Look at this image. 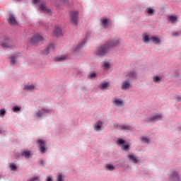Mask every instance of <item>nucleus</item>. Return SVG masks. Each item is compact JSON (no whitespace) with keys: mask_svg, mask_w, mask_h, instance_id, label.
<instances>
[{"mask_svg":"<svg viewBox=\"0 0 181 181\" xmlns=\"http://www.w3.org/2000/svg\"><path fill=\"white\" fill-rule=\"evenodd\" d=\"M118 144L119 145H122V148H123L124 151H128V149H129V145L126 144L125 146H124V144H125V141L124 140L119 139L118 141Z\"/></svg>","mask_w":181,"mask_h":181,"instance_id":"1a4fd4ad","label":"nucleus"},{"mask_svg":"<svg viewBox=\"0 0 181 181\" xmlns=\"http://www.w3.org/2000/svg\"><path fill=\"white\" fill-rule=\"evenodd\" d=\"M33 4H36L39 6V9L41 12L45 13H50L52 11L49 8H47L46 6V3L45 1H40V0H33Z\"/></svg>","mask_w":181,"mask_h":181,"instance_id":"f03ea898","label":"nucleus"},{"mask_svg":"<svg viewBox=\"0 0 181 181\" xmlns=\"http://www.w3.org/2000/svg\"><path fill=\"white\" fill-rule=\"evenodd\" d=\"M11 64H16V57L12 56L10 57Z\"/></svg>","mask_w":181,"mask_h":181,"instance_id":"aec40b11","label":"nucleus"},{"mask_svg":"<svg viewBox=\"0 0 181 181\" xmlns=\"http://www.w3.org/2000/svg\"><path fill=\"white\" fill-rule=\"evenodd\" d=\"M40 163L41 165H44L45 161H43L42 160H40Z\"/></svg>","mask_w":181,"mask_h":181,"instance_id":"37998d69","label":"nucleus"},{"mask_svg":"<svg viewBox=\"0 0 181 181\" xmlns=\"http://www.w3.org/2000/svg\"><path fill=\"white\" fill-rule=\"evenodd\" d=\"M104 67H106V69H108V67H110V64H105Z\"/></svg>","mask_w":181,"mask_h":181,"instance_id":"a19ab883","label":"nucleus"},{"mask_svg":"<svg viewBox=\"0 0 181 181\" xmlns=\"http://www.w3.org/2000/svg\"><path fill=\"white\" fill-rule=\"evenodd\" d=\"M40 42H43V37L40 36V35L36 33L30 40V43L32 45H37V43H39Z\"/></svg>","mask_w":181,"mask_h":181,"instance_id":"20e7f679","label":"nucleus"},{"mask_svg":"<svg viewBox=\"0 0 181 181\" xmlns=\"http://www.w3.org/2000/svg\"><path fill=\"white\" fill-rule=\"evenodd\" d=\"M61 2H64V4H67L68 1L67 0H61Z\"/></svg>","mask_w":181,"mask_h":181,"instance_id":"79ce46f5","label":"nucleus"},{"mask_svg":"<svg viewBox=\"0 0 181 181\" xmlns=\"http://www.w3.org/2000/svg\"><path fill=\"white\" fill-rule=\"evenodd\" d=\"M42 111L43 112H50V110L47 109H43Z\"/></svg>","mask_w":181,"mask_h":181,"instance_id":"ea45409f","label":"nucleus"},{"mask_svg":"<svg viewBox=\"0 0 181 181\" xmlns=\"http://www.w3.org/2000/svg\"><path fill=\"white\" fill-rule=\"evenodd\" d=\"M54 35L55 36H62V29L59 27H55L54 30Z\"/></svg>","mask_w":181,"mask_h":181,"instance_id":"ddd939ff","label":"nucleus"},{"mask_svg":"<svg viewBox=\"0 0 181 181\" xmlns=\"http://www.w3.org/2000/svg\"><path fill=\"white\" fill-rule=\"evenodd\" d=\"M106 168L108 170H114V169H115V168L114 167V165H110V164H107L106 165Z\"/></svg>","mask_w":181,"mask_h":181,"instance_id":"c85d7f7f","label":"nucleus"},{"mask_svg":"<svg viewBox=\"0 0 181 181\" xmlns=\"http://www.w3.org/2000/svg\"><path fill=\"white\" fill-rule=\"evenodd\" d=\"M13 112H19V111H21V107H18V106H14L12 108Z\"/></svg>","mask_w":181,"mask_h":181,"instance_id":"cd10ccee","label":"nucleus"},{"mask_svg":"<svg viewBox=\"0 0 181 181\" xmlns=\"http://www.w3.org/2000/svg\"><path fill=\"white\" fill-rule=\"evenodd\" d=\"M143 40L144 43H149V40H151V38H149V35H145L143 38Z\"/></svg>","mask_w":181,"mask_h":181,"instance_id":"393cba45","label":"nucleus"},{"mask_svg":"<svg viewBox=\"0 0 181 181\" xmlns=\"http://www.w3.org/2000/svg\"><path fill=\"white\" fill-rule=\"evenodd\" d=\"M6 114V110H5L4 108H3L0 110V115H1V117H2V118H4V117H5Z\"/></svg>","mask_w":181,"mask_h":181,"instance_id":"a878e982","label":"nucleus"},{"mask_svg":"<svg viewBox=\"0 0 181 181\" xmlns=\"http://www.w3.org/2000/svg\"><path fill=\"white\" fill-rule=\"evenodd\" d=\"M136 77V74L134 71H131L126 75L127 78H135Z\"/></svg>","mask_w":181,"mask_h":181,"instance_id":"dca6fc26","label":"nucleus"},{"mask_svg":"<svg viewBox=\"0 0 181 181\" xmlns=\"http://www.w3.org/2000/svg\"><path fill=\"white\" fill-rule=\"evenodd\" d=\"M54 60L56 62H62V60H66V57H59L54 58Z\"/></svg>","mask_w":181,"mask_h":181,"instance_id":"bb28decb","label":"nucleus"},{"mask_svg":"<svg viewBox=\"0 0 181 181\" xmlns=\"http://www.w3.org/2000/svg\"><path fill=\"white\" fill-rule=\"evenodd\" d=\"M128 159H129V160H131L133 163H138V162H139V160H138V159H136V157H135V155L134 154H129L127 156Z\"/></svg>","mask_w":181,"mask_h":181,"instance_id":"9d476101","label":"nucleus"},{"mask_svg":"<svg viewBox=\"0 0 181 181\" xmlns=\"http://www.w3.org/2000/svg\"><path fill=\"white\" fill-rule=\"evenodd\" d=\"M150 40H152L155 45H159V43H160V40L158 37H150Z\"/></svg>","mask_w":181,"mask_h":181,"instance_id":"f3484780","label":"nucleus"},{"mask_svg":"<svg viewBox=\"0 0 181 181\" xmlns=\"http://www.w3.org/2000/svg\"><path fill=\"white\" fill-rule=\"evenodd\" d=\"M173 179H175V180H179V176H177V173H174L173 175Z\"/></svg>","mask_w":181,"mask_h":181,"instance_id":"2f4dec72","label":"nucleus"},{"mask_svg":"<svg viewBox=\"0 0 181 181\" xmlns=\"http://www.w3.org/2000/svg\"><path fill=\"white\" fill-rule=\"evenodd\" d=\"M117 128L119 129H122V131H129V130H131V126L125 125V124L119 125V127H117Z\"/></svg>","mask_w":181,"mask_h":181,"instance_id":"f8f14e48","label":"nucleus"},{"mask_svg":"<svg viewBox=\"0 0 181 181\" xmlns=\"http://www.w3.org/2000/svg\"><path fill=\"white\" fill-rule=\"evenodd\" d=\"M153 80L154 83H159V81H160V78H159V76H154Z\"/></svg>","mask_w":181,"mask_h":181,"instance_id":"7c9ffc66","label":"nucleus"},{"mask_svg":"<svg viewBox=\"0 0 181 181\" xmlns=\"http://www.w3.org/2000/svg\"><path fill=\"white\" fill-rule=\"evenodd\" d=\"M22 156H25L27 159L30 157V151H24L21 153Z\"/></svg>","mask_w":181,"mask_h":181,"instance_id":"a211bd4d","label":"nucleus"},{"mask_svg":"<svg viewBox=\"0 0 181 181\" xmlns=\"http://www.w3.org/2000/svg\"><path fill=\"white\" fill-rule=\"evenodd\" d=\"M101 22L104 28H107V25H108V20L107 18H103Z\"/></svg>","mask_w":181,"mask_h":181,"instance_id":"5701e85b","label":"nucleus"},{"mask_svg":"<svg viewBox=\"0 0 181 181\" xmlns=\"http://www.w3.org/2000/svg\"><path fill=\"white\" fill-rule=\"evenodd\" d=\"M131 87V81L129 80L124 81L122 83V90H129Z\"/></svg>","mask_w":181,"mask_h":181,"instance_id":"423d86ee","label":"nucleus"},{"mask_svg":"<svg viewBox=\"0 0 181 181\" xmlns=\"http://www.w3.org/2000/svg\"><path fill=\"white\" fill-rule=\"evenodd\" d=\"M10 168L11 170H16V165L15 164H11Z\"/></svg>","mask_w":181,"mask_h":181,"instance_id":"f704fd0d","label":"nucleus"},{"mask_svg":"<svg viewBox=\"0 0 181 181\" xmlns=\"http://www.w3.org/2000/svg\"><path fill=\"white\" fill-rule=\"evenodd\" d=\"M108 83H103L100 86V88H101V90H105V88L108 87Z\"/></svg>","mask_w":181,"mask_h":181,"instance_id":"b1692460","label":"nucleus"},{"mask_svg":"<svg viewBox=\"0 0 181 181\" xmlns=\"http://www.w3.org/2000/svg\"><path fill=\"white\" fill-rule=\"evenodd\" d=\"M81 47H83V44H79V45H77L75 50H78V49H81Z\"/></svg>","mask_w":181,"mask_h":181,"instance_id":"e433bc0d","label":"nucleus"},{"mask_svg":"<svg viewBox=\"0 0 181 181\" xmlns=\"http://www.w3.org/2000/svg\"><path fill=\"white\" fill-rule=\"evenodd\" d=\"M24 90H35V85H26Z\"/></svg>","mask_w":181,"mask_h":181,"instance_id":"412c9836","label":"nucleus"},{"mask_svg":"<svg viewBox=\"0 0 181 181\" xmlns=\"http://www.w3.org/2000/svg\"><path fill=\"white\" fill-rule=\"evenodd\" d=\"M176 100H177V101H180L181 97H177V98H176Z\"/></svg>","mask_w":181,"mask_h":181,"instance_id":"a18cd8bd","label":"nucleus"},{"mask_svg":"<svg viewBox=\"0 0 181 181\" xmlns=\"http://www.w3.org/2000/svg\"><path fill=\"white\" fill-rule=\"evenodd\" d=\"M120 43L119 39L115 38L114 40H110L107 41L105 45H102L100 48H98L96 54L98 56H105L108 53V50L111 49V47H115V46H118Z\"/></svg>","mask_w":181,"mask_h":181,"instance_id":"f257e3e1","label":"nucleus"},{"mask_svg":"<svg viewBox=\"0 0 181 181\" xmlns=\"http://www.w3.org/2000/svg\"><path fill=\"white\" fill-rule=\"evenodd\" d=\"M89 78H95V77H97V74L95 73H91L89 76H88Z\"/></svg>","mask_w":181,"mask_h":181,"instance_id":"473e14b6","label":"nucleus"},{"mask_svg":"<svg viewBox=\"0 0 181 181\" xmlns=\"http://www.w3.org/2000/svg\"><path fill=\"white\" fill-rule=\"evenodd\" d=\"M37 143L38 144L40 151L42 152V153H45V152H46V143L41 139L37 140Z\"/></svg>","mask_w":181,"mask_h":181,"instance_id":"39448f33","label":"nucleus"},{"mask_svg":"<svg viewBox=\"0 0 181 181\" xmlns=\"http://www.w3.org/2000/svg\"><path fill=\"white\" fill-rule=\"evenodd\" d=\"M179 35H180L179 32H176V33H173V36H179Z\"/></svg>","mask_w":181,"mask_h":181,"instance_id":"58836bf2","label":"nucleus"},{"mask_svg":"<svg viewBox=\"0 0 181 181\" xmlns=\"http://www.w3.org/2000/svg\"><path fill=\"white\" fill-rule=\"evenodd\" d=\"M141 141H142V142H145L146 144V143L149 142V139H148V137H143L141 139Z\"/></svg>","mask_w":181,"mask_h":181,"instance_id":"72a5a7b5","label":"nucleus"},{"mask_svg":"<svg viewBox=\"0 0 181 181\" xmlns=\"http://www.w3.org/2000/svg\"><path fill=\"white\" fill-rule=\"evenodd\" d=\"M54 51V45L50 44L47 48L44 51V54H49L50 52Z\"/></svg>","mask_w":181,"mask_h":181,"instance_id":"6e6552de","label":"nucleus"},{"mask_svg":"<svg viewBox=\"0 0 181 181\" xmlns=\"http://www.w3.org/2000/svg\"><path fill=\"white\" fill-rule=\"evenodd\" d=\"M160 119H162V115H156L151 118V121H160Z\"/></svg>","mask_w":181,"mask_h":181,"instance_id":"2eb2a0df","label":"nucleus"},{"mask_svg":"<svg viewBox=\"0 0 181 181\" xmlns=\"http://www.w3.org/2000/svg\"><path fill=\"white\" fill-rule=\"evenodd\" d=\"M154 11L152 8H147V13L148 15L152 16L153 14Z\"/></svg>","mask_w":181,"mask_h":181,"instance_id":"c756f323","label":"nucleus"},{"mask_svg":"<svg viewBox=\"0 0 181 181\" xmlns=\"http://www.w3.org/2000/svg\"><path fill=\"white\" fill-rule=\"evenodd\" d=\"M101 126H103V122H98L94 126L95 131H101Z\"/></svg>","mask_w":181,"mask_h":181,"instance_id":"4468645a","label":"nucleus"},{"mask_svg":"<svg viewBox=\"0 0 181 181\" xmlns=\"http://www.w3.org/2000/svg\"><path fill=\"white\" fill-rule=\"evenodd\" d=\"M42 115H43V114H42V113L40 112V111L38 110V111L37 112V116H38V117H42Z\"/></svg>","mask_w":181,"mask_h":181,"instance_id":"4c0bfd02","label":"nucleus"},{"mask_svg":"<svg viewBox=\"0 0 181 181\" xmlns=\"http://www.w3.org/2000/svg\"><path fill=\"white\" fill-rule=\"evenodd\" d=\"M70 20H71V23L76 26L78 22V12L71 11L70 13Z\"/></svg>","mask_w":181,"mask_h":181,"instance_id":"7ed1b4c3","label":"nucleus"},{"mask_svg":"<svg viewBox=\"0 0 181 181\" xmlns=\"http://www.w3.org/2000/svg\"><path fill=\"white\" fill-rule=\"evenodd\" d=\"M114 103H115V105H117V107L122 106V101H121V100H119L118 99L115 100Z\"/></svg>","mask_w":181,"mask_h":181,"instance_id":"4be33fe9","label":"nucleus"},{"mask_svg":"<svg viewBox=\"0 0 181 181\" xmlns=\"http://www.w3.org/2000/svg\"><path fill=\"white\" fill-rule=\"evenodd\" d=\"M168 21H170V22H172L173 23H175V22L177 21V17L175 16H169Z\"/></svg>","mask_w":181,"mask_h":181,"instance_id":"6ab92c4d","label":"nucleus"},{"mask_svg":"<svg viewBox=\"0 0 181 181\" xmlns=\"http://www.w3.org/2000/svg\"><path fill=\"white\" fill-rule=\"evenodd\" d=\"M2 47H12V40L9 38H6L1 44Z\"/></svg>","mask_w":181,"mask_h":181,"instance_id":"0eeeda50","label":"nucleus"},{"mask_svg":"<svg viewBox=\"0 0 181 181\" xmlns=\"http://www.w3.org/2000/svg\"><path fill=\"white\" fill-rule=\"evenodd\" d=\"M8 22L9 25H16L17 23L16 19H15V17L12 14H10Z\"/></svg>","mask_w":181,"mask_h":181,"instance_id":"9b49d317","label":"nucleus"},{"mask_svg":"<svg viewBox=\"0 0 181 181\" xmlns=\"http://www.w3.org/2000/svg\"><path fill=\"white\" fill-rule=\"evenodd\" d=\"M57 181H63V175H59L58 177L57 178Z\"/></svg>","mask_w":181,"mask_h":181,"instance_id":"c9c22d12","label":"nucleus"},{"mask_svg":"<svg viewBox=\"0 0 181 181\" xmlns=\"http://www.w3.org/2000/svg\"><path fill=\"white\" fill-rule=\"evenodd\" d=\"M47 181H52V177H47Z\"/></svg>","mask_w":181,"mask_h":181,"instance_id":"c03bdc74","label":"nucleus"}]
</instances>
